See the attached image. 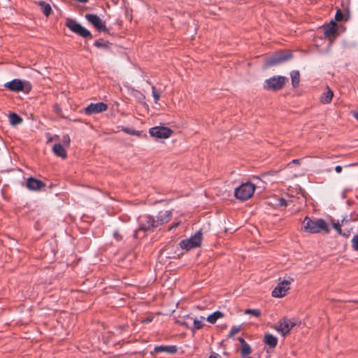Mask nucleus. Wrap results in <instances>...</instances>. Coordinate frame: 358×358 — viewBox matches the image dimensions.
<instances>
[{"instance_id":"obj_15","label":"nucleus","mask_w":358,"mask_h":358,"mask_svg":"<svg viewBox=\"0 0 358 358\" xmlns=\"http://www.w3.org/2000/svg\"><path fill=\"white\" fill-rule=\"evenodd\" d=\"M324 232L329 234L330 232V227L328 223L323 219H318L315 221V233Z\"/></svg>"},{"instance_id":"obj_14","label":"nucleus","mask_w":358,"mask_h":358,"mask_svg":"<svg viewBox=\"0 0 358 358\" xmlns=\"http://www.w3.org/2000/svg\"><path fill=\"white\" fill-rule=\"evenodd\" d=\"M322 30L324 35L329 38L330 40L331 37H334L336 34V24L334 21L331 20L329 24L326 26L322 27ZM331 41H329V45H330Z\"/></svg>"},{"instance_id":"obj_11","label":"nucleus","mask_w":358,"mask_h":358,"mask_svg":"<svg viewBox=\"0 0 358 358\" xmlns=\"http://www.w3.org/2000/svg\"><path fill=\"white\" fill-rule=\"evenodd\" d=\"M294 325V324L290 320L284 318L279 322V324L277 326L275 327V329L282 336H285L290 331Z\"/></svg>"},{"instance_id":"obj_1","label":"nucleus","mask_w":358,"mask_h":358,"mask_svg":"<svg viewBox=\"0 0 358 358\" xmlns=\"http://www.w3.org/2000/svg\"><path fill=\"white\" fill-rule=\"evenodd\" d=\"M292 58V53L289 50L278 52L267 57L265 60V66H275L286 62Z\"/></svg>"},{"instance_id":"obj_42","label":"nucleus","mask_w":358,"mask_h":358,"mask_svg":"<svg viewBox=\"0 0 358 358\" xmlns=\"http://www.w3.org/2000/svg\"><path fill=\"white\" fill-rule=\"evenodd\" d=\"M342 169H343V168H342V166H340V165L336 166L335 167V171H336V173H341V172L342 171Z\"/></svg>"},{"instance_id":"obj_16","label":"nucleus","mask_w":358,"mask_h":358,"mask_svg":"<svg viewBox=\"0 0 358 358\" xmlns=\"http://www.w3.org/2000/svg\"><path fill=\"white\" fill-rule=\"evenodd\" d=\"M65 148L66 147L61 143H56L52 147V152L57 157L65 159L67 156Z\"/></svg>"},{"instance_id":"obj_5","label":"nucleus","mask_w":358,"mask_h":358,"mask_svg":"<svg viewBox=\"0 0 358 358\" xmlns=\"http://www.w3.org/2000/svg\"><path fill=\"white\" fill-rule=\"evenodd\" d=\"M66 26L73 32L83 38H92V34L89 30L83 27L76 20L68 18L66 21Z\"/></svg>"},{"instance_id":"obj_27","label":"nucleus","mask_w":358,"mask_h":358,"mask_svg":"<svg viewBox=\"0 0 358 358\" xmlns=\"http://www.w3.org/2000/svg\"><path fill=\"white\" fill-rule=\"evenodd\" d=\"M9 121L12 125H17L20 124L22 120L17 114L13 113L9 115Z\"/></svg>"},{"instance_id":"obj_6","label":"nucleus","mask_w":358,"mask_h":358,"mask_svg":"<svg viewBox=\"0 0 358 358\" xmlns=\"http://www.w3.org/2000/svg\"><path fill=\"white\" fill-rule=\"evenodd\" d=\"M5 87L13 92L23 91L28 92L31 89V85L28 82H23L19 79H14L4 85Z\"/></svg>"},{"instance_id":"obj_13","label":"nucleus","mask_w":358,"mask_h":358,"mask_svg":"<svg viewBox=\"0 0 358 358\" xmlns=\"http://www.w3.org/2000/svg\"><path fill=\"white\" fill-rule=\"evenodd\" d=\"M26 187L31 191H38L45 187L41 180L30 177L27 180Z\"/></svg>"},{"instance_id":"obj_48","label":"nucleus","mask_w":358,"mask_h":358,"mask_svg":"<svg viewBox=\"0 0 358 358\" xmlns=\"http://www.w3.org/2000/svg\"><path fill=\"white\" fill-rule=\"evenodd\" d=\"M355 164H351L348 165V166H355Z\"/></svg>"},{"instance_id":"obj_25","label":"nucleus","mask_w":358,"mask_h":358,"mask_svg":"<svg viewBox=\"0 0 358 358\" xmlns=\"http://www.w3.org/2000/svg\"><path fill=\"white\" fill-rule=\"evenodd\" d=\"M224 317V314L220 311H215L213 313L210 314L206 318L207 321L211 324H214L217 322V320L220 318Z\"/></svg>"},{"instance_id":"obj_28","label":"nucleus","mask_w":358,"mask_h":358,"mask_svg":"<svg viewBox=\"0 0 358 358\" xmlns=\"http://www.w3.org/2000/svg\"><path fill=\"white\" fill-rule=\"evenodd\" d=\"M152 94L154 97L155 102L157 103L160 99L162 92L158 91L154 85H152Z\"/></svg>"},{"instance_id":"obj_46","label":"nucleus","mask_w":358,"mask_h":358,"mask_svg":"<svg viewBox=\"0 0 358 358\" xmlns=\"http://www.w3.org/2000/svg\"><path fill=\"white\" fill-rule=\"evenodd\" d=\"M114 236L117 238V239H119V237H118V235L115 232L114 233Z\"/></svg>"},{"instance_id":"obj_29","label":"nucleus","mask_w":358,"mask_h":358,"mask_svg":"<svg viewBox=\"0 0 358 358\" xmlns=\"http://www.w3.org/2000/svg\"><path fill=\"white\" fill-rule=\"evenodd\" d=\"M252 352L251 348L249 344L246 343L242 345L241 353L242 355L245 356L250 355Z\"/></svg>"},{"instance_id":"obj_30","label":"nucleus","mask_w":358,"mask_h":358,"mask_svg":"<svg viewBox=\"0 0 358 358\" xmlns=\"http://www.w3.org/2000/svg\"><path fill=\"white\" fill-rule=\"evenodd\" d=\"M351 243H352V249L354 250V251H358V234L355 235L352 240H351Z\"/></svg>"},{"instance_id":"obj_10","label":"nucleus","mask_w":358,"mask_h":358,"mask_svg":"<svg viewBox=\"0 0 358 358\" xmlns=\"http://www.w3.org/2000/svg\"><path fill=\"white\" fill-rule=\"evenodd\" d=\"M290 282L288 280L280 282L272 291L273 297L280 298L285 296L287 290L289 289Z\"/></svg>"},{"instance_id":"obj_20","label":"nucleus","mask_w":358,"mask_h":358,"mask_svg":"<svg viewBox=\"0 0 358 358\" xmlns=\"http://www.w3.org/2000/svg\"><path fill=\"white\" fill-rule=\"evenodd\" d=\"M334 96L333 92L329 89V87L327 88V91L324 92L320 97V101L321 103L324 104L329 103L331 101L332 97Z\"/></svg>"},{"instance_id":"obj_19","label":"nucleus","mask_w":358,"mask_h":358,"mask_svg":"<svg viewBox=\"0 0 358 358\" xmlns=\"http://www.w3.org/2000/svg\"><path fill=\"white\" fill-rule=\"evenodd\" d=\"M177 350L178 348L176 345H159L155 348L156 352H166L170 354H174Z\"/></svg>"},{"instance_id":"obj_26","label":"nucleus","mask_w":358,"mask_h":358,"mask_svg":"<svg viewBox=\"0 0 358 358\" xmlns=\"http://www.w3.org/2000/svg\"><path fill=\"white\" fill-rule=\"evenodd\" d=\"M290 77L292 79V85L294 87H296L299 85L300 82V74L298 71H292L290 73Z\"/></svg>"},{"instance_id":"obj_21","label":"nucleus","mask_w":358,"mask_h":358,"mask_svg":"<svg viewBox=\"0 0 358 358\" xmlns=\"http://www.w3.org/2000/svg\"><path fill=\"white\" fill-rule=\"evenodd\" d=\"M264 343L270 348H273L278 344V339L271 334H266L264 336Z\"/></svg>"},{"instance_id":"obj_44","label":"nucleus","mask_w":358,"mask_h":358,"mask_svg":"<svg viewBox=\"0 0 358 358\" xmlns=\"http://www.w3.org/2000/svg\"><path fill=\"white\" fill-rule=\"evenodd\" d=\"M353 116L357 119L358 121V110L353 112Z\"/></svg>"},{"instance_id":"obj_2","label":"nucleus","mask_w":358,"mask_h":358,"mask_svg":"<svg viewBox=\"0 0 358 358\" xmlns=\"http://www.w3.org/2000/svg\"><path fill=\"white\" fill-rule=\"evenodd\" d=\"M255 190V186L250 182H247L241 185L236 188L234 194L235 196L241 201H245L250 198Z\"/></svg>"},{"instance_id":"obj_12","label":"nucleus","mask_w":358,"mask_h":358,"mask_svg":"<svg viewBox=\"0 0 358 358\" xmlns=\"http://www.w3.org/2000/svg\"><path fill=\"white\" fill-rule=\"evenodd\" d=\"M108 109V106L103 103H92L88 106L85 108V113L87 115H92L95 113H99L101 112H104Z\"/></svg>"},{"instance_id":"obj_22","label":"nucleus","mask_w":358,"mask_h":358,"mask_svg":"<svg viewBox=\"0 0 358 358\" xmlns=\"http://www.w3.org/2000/svg\"><path fill=\"white\" fill-rule=\"evenodd\" d=\"M303 229L308 233H313V222L309 217H306L303 222Z\"/></svg>"},{"instance_id":"obj_38","label":"nucleus","mask_w":358,"mask_h":358,"mask_svg":"<svg viewBox=\"0 0 358 358\" xmlns=\"http://www.w3.org/2000/svg\"><path fill=\"white\" fill-rule=\"evenodd\" d=\"M124 131L129 134H133V135H138V131H136L134 130H131V129H125Z\"/></svg>"},{"instance_id":"obj_18","label":"nucleus","mask_w":358,"mask_h":358,"mask_svg":"<svg viewBox=\"0 0 358 358\" xmlns=\"http://www.w3.org/2000/svg\"><path fill=\"white\" fill-rule=\"evenodd\" d=\"M192 321V317H191L189 315H186L182 317H180L178 319L175 320V322L176 324L184 326L188 329L191 328Z\"/></svg>"},{"instance_id":"obj_32","label":"nucleus","mask_w":358,"mask_h":358,"mask_svg":"<svg viewBox=\"0 0 358 358\" xmlns=\"http://www.w3.org/2000/svg\"><path fill=\"white\" fill-rule=\"evenodd\" d=\"M334 18L336 22H341L344 20V15L340 9L337 10Z\"/></svg>"},{"instance_id":"obj_33","label":"nucleus","mask_w":358,"mask_h":358,"mask_svg":"<svg viewBox=\"0 0 358 358\" xmlns=\"http://www.w3.org/2000/svg\"><path fill=\"white\" fill-rule=\"evenodd\" d=\"M240 330H241V327H238V326H234V327H232L231 330H230L229 336V337L234 336L237 333H238Z\"/></svg>"},{"instance_id":"obj_9","label":"nucleus","mask_w":358,"mask_h":358,"mask_svg":"<svg viewBox=\"0 0 358 358\" xmlns=\"http://www.w3.org/2000/svg\"><path fill=\"white\" fill-rule=\"evenodd\" d=\"M85 18L98 31H104L106 30L105 22L98 15L95 14H86Z\"/></svg>"},{"instance_id":"obj_45","label":"nucleus","mask_w":358,"mask_h":358,"mask_svg":"<svg viewBox=\"0 0 358 358\" xmlns=\"http://www.w3.org/2000/svg\"><path fill=\"white\" fill-rule=\"evenodd\" d=\"M341 235L345 237H348L350 236V231H348L347 233H343Z\"/></svg>"},{"instance_id":"obj_41","label":"nucleus","mask_w":358,"mask_h":358,"mask_svg":"<svg viewBox=\"0 0 358 358\" xmlns=\"http://www.w3.org/2000/svg\"><path fill=\"white\" fill-rule=\"evenodd\" d=\"M152 320V317H148L145 318L143 320V323H148V322H150Z\"/></svg>"},{"instance_id":"obj_43","label":"nucleus","mask_w":358,"mask_h":358,"mask_svg":"<svg viewBox=\"0 0 358 358\" xmlns=\"http://www.w3.org/2000/svg\"><path fill=\"white\" fill-rule=\"evenodd\" d=\"M239 342L241 343V345L246 344L247 343L245 341V340L242 338H238Z\"/></svg>"},{"instance_id":"obj_37","label":"nucleus","mask_w":358,"mask_h":358,"mask_svg":"<svg viewBox=\"0 0 358 358\" xmlns=\"http://www.w3.org/2000/svg\"><path fill=\"white\" fill-rule=\"evenodd\" d=\"M94 45L98 48H105L107 47L106 43L103 41H96L94 43Z\"/></svg>"},{"instance_id":"obj_31","label":"nucleus","mask_w":358,"mask_h":358,"mask_svg":"<svg viewBox=\"0 0 358 358\" xmlns=\"http://www.w3.org/2000/svg\"><path fill=\"white\" fill-rule=\"evenodd\" d=\"M245 314L252 315L256 317H259L261 314V312L258 309H246L245 310Z\"/></svg>"},{"instance_id":"obj_40","label":"nucleus","mask_w":358,"mask_h":358,"mask_svg":"<svg viewBox=\"0 0 358 358\" xmlns=\"http://www.w3.org/2000/svg\"><path fill=\"white\" fill-rule=\"evenodd\" d=\"M208 358H221V357L217 353H212Z\"/></svg>"},{"instance_id":"obj_17","label":"nucleus","mask_w":358,"mask_h":358,"mask_svg":"<svg viewBox=\"0 0 358 358\" xmlns=\"http://www.w3.org/2000/svg\"><path fill=\"white\" fill-rule=\"evenodd\" d=\"M172 213L170 210H166L163 213H160L156 218V222L157 223V227L162 225L164 223L168 222L171 217Z\"/></svg>"},{"instance_id":"obj_8","label":"nucleus","mask_w":358,"mask_h":358,"mask_svg":"<svg viewBox=\"0 0 358 358\" xmlns=\"http://www.w3.org/2000/svg\"><path fill=\"white\" fill-rule=\"evenodd\" d=\"M139 223V229L143 231H148L157 227L155 218L150 215L141 217Z\"/></svg>"},{"instance_id":"obj_35","label":"nucleus","mask_w":358,"mask_h":358,"mask_svg":"<svg viewBox=\"0 0 358 358\" xmlns=\"http://www.w3.org/2000/svg\"><path fill=\"white\" fill-rule=\"evenodd\" d=\"M289 203V201H287V200L285 199L284 198H280L278 199V205L280 207H285V206H288Z\"/></svg>"},{"instance_id":"obj_4","label":"nucleus","mask_w":358,"mask_h":358,"mask_svg":"<svg viewBox=\"0 0 358 358\" xmlns=\"http://www.w3.org/2000/svg\"><path fill=\"white\" fill-rule=\"evenodd\" d=\"M287 78L281 76H273L265 80L264 88L267 90L276 91L280 90L286 82H287Z\"/></svg>"},{"instance_id":"obj_39","label":"nucleus","mask_w":358,"mask_h":358,"mask_svg":"<svg viewBox=\"0 0 358 358\" xmlns=\"http://www.w3.org/2000/svg\"><path fill=\"white\" fill-rule=\"evenodd\" d=\"M299 163L298 159H294L291 163L288 164L287 169H291L292 166L294 164Z\"/></svg>"},{"instance_id":"obj_24","label":"nucleus","mask_w":358,"mask_h":358,"mask_svg":"<svg viewBox=\"0 0 358 358\" xmlns=\"http://www.w3.org/2000/svg\"><path fill=\"white\" fill-rule=\"evenodd\" d=\"M205 320V317L203 316H201L199 319H193L192 318V321L193 322V326L191 327V328H189L192 331H195V330H197V329H200L201 328H202L203 324V321Z\"/></svg>"},{"instance_id":"obj_3","label":"nucleus","mask_w":358,"mask_h":358,"mask_svg":"<svg viewBox=\"0 0 358 358\" xmlns=\"http://www.w3.org/2000/svg\"><path fill=\"white\" fill-rule=\"evenodd\" d=\"M201 241L202 233L199 230L189 238L182 240L179 245L182 249L189 251L192 249L200 247Z\"/></svg>"},{"instance_id":"obj_23","label":"nucleus","mask_w":358,"mask_h":358,"mask_svg":"<svg viewBox=\"0 0 358 358\" xmlns=\"http://www.w3.org/2000/svg\"><path fill=\"white\" fill-rule=\"evenodd\" d=\"M40 7L42 10V12L46 15L48 16L51 11L52 8L50 5L43 1H39L36 3Z\"/></svg>"},{"instance_id":"obj_7","label":"nucleus","mask_w":358,"mask_h":358,"mask_svg":"<svg viewBox=\"0 0 358 358\" xmlns=\"http://www.w3.org/2000/svg\"><path fill=\"white\" fill-rule=\"evenodd\" d=\"M149 133L152 137L168 138L172 135L173 131L166 127L157 126L150 128Z\"/></svg>"},{"instance_id":"obj_36","label":"nucleus","mask_w":358,"mask_h":358,"mask_svg":"<svg viewBox=\"0 0 358 358\" xmlns=\"http://www.w3.org/2000/svg\"><path fill=\"white\" fill-rule=\"evenodd\" d=\"M333 227L336 230L338 234L341 235L343 234L342 229L341 228V225L339 222L333 223L332 224Z\"/></svg>"},{"instance_id":"obj_34","label":"nucleus","mask_w":358,"mask_h":358,"mask_svg":"<svg viewBox=\"0 0 358 358\" xmlns=\"http://www.w3.org/2000/svg\"><path fill=\"white\" fill-rule=\"evenodd\" d=\"M70 141H71V140H70V137L69 135H64L62 137V142L64 146L69 147V144H70Z\"/></svg>"},{"instance_id":"obj_47","label":"nucleus","mask_w":358,"mask_h":358,"mask_svg":"<svg viewBox=\"0 0 358 358\" xmlns=\"http://www.w3.org/2000/svg\"><path fill=\"white\" fill-rule=\"evenodd\" d=\"M178 225V223H176V224L172 227V228H173V227H176Z\"/></svg>"}]
</instances>
